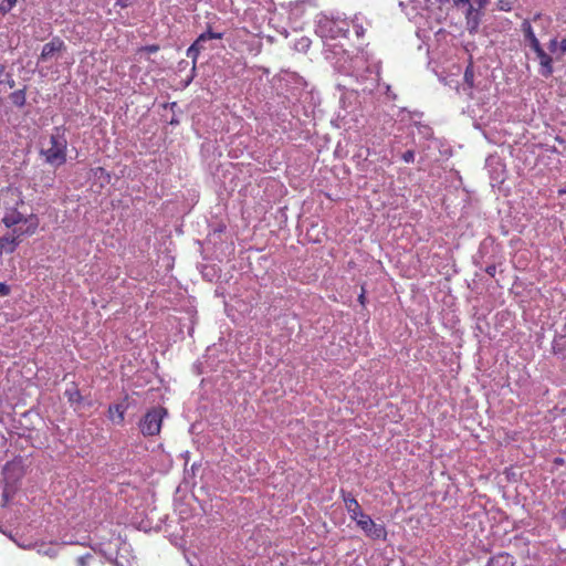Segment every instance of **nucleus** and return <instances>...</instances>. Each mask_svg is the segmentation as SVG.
<instances>
[{
	"label": "nucleus",
	"instance_id": "1",
	"mask_svg": "<svg viewBox=\"0 0 566 566\" xmlns=\"http://www.w3.org/2000/svg\"><path fill=\"white\" fill-rule=\"evenodd\" d=\"M64 126H55L50 135V145L42 148L40 154L44 157L45 163L52 166H62L66 163L67 139Z\"/></svg>",
	"mask_w": 566,
	"mask_h": 566
},
{
	"label": "nucleus",
	"instance_id": "2",
	"mask_svg": "<svg viewBox=\"0 0 566 566\" xmlns=\"http://www.w3.org/2000/svg\"><path fill=\"white\" fill-rule=\"evenodd\" d=\"M168 415L164 407L149 409L139 420L138 428L144 437H155L161 431L163 420Z\"/></svg>",
	"mask_w": 566,
	"mask_h": 566
},
{
	"label": "nucleus",
	"instance_id": "3",
	"mask_svg": "<svg viewBox=\"0 0 566 566\" xmlns=\"http://www.w3.org/2000/svg\"><path fill=\"white\" fill-rule=\"evenodd\" d=\"M222 38L223 33L213 32L211 31V27L208 25V30L201 33L187 50V56L192 60L193 67L196 66L200 52L206 50V46L201 45V42H207L209 40H221Z\"/></svg>",
	"mask_w": 566,
	"mask_h": 566
},
{
	"label": "nucleus",
	"instance_id": "4",
	"mask_svg": "<svg viewBox=\"0 0 566 566\" xmlns=\"http://www.w3.org/2000/svg\"><path fill=\"white\" fill-rule=\"evenodd\" d=\"M357 526L365 533L367 537L373 539L385 541L387 537V530L385 525L375 523L369 515L364 517V520H359Z\"/></svg>",
	"mask_w": 566,
	"mask_h": 566
},
{
	"label": "nucleus",
	"instance_id": "5",
	"mask_svg": "<svg viewBox=\"0 0 566 566\" xmlns=\"http://www.w3.org/2000/svg\"><path fill=\"white\" fill-rule=\"evenodd\" d=\"M340 497L349 517L355 521L356 524L359 520H364V517L368 516V514L364 513L360 504L350 492L340 490Z\"/></svg>",
	"mask_w": 566,
	"mask_h": 566
},
{
	"label": "nucleus",
	"instance_id": "6",
	"mask_svg": "<svg viewBox=\"0 0 566 566\" xmlns=\"http://www.w3.org/2000/svg\"><path fill=\"white\" fill-rule=\"evenodd\" d=\"M65 50L66 45L64 41L60 36H54L50 42L43 45L39 62H46Z\"/></svg>",
	"mask_w": 566,
	"mask_h": 566
},
{
	"label": "nucleus",
	"instance_id": "7",
	"mask_svg": "<svg viewBox=\"0 0 566 566\" xmlns=\"http://www.w3.org/2000/svg\"><path fill=\"white\" fill-rule=\"evenodd\" d=\"M39 218L38 216L35 214H30L25 218V222L23 224H25V228L23 229L22 227H12V232L10 233L11 237H18V240L21 241V238L23 235H32L36 232L38 228H39Z\"/></svg>",
	"mask_w": 566,
	"mask_h": 566
},
{
	"label": "nucleus",
	"instance_id": "8",
	"mask_svg": "<svg viewBox=\"0 0 566 566\" xmlns=\"http://www.w3.org/2000/svg\"><path fill=\"white\" fill-rule=\"evenodd\" d=\"M539 61V74L544 77H549L554 73L553 57L544 51L542 45L532 49Z\"/></svg>",
	"mask_w": 566,
	"mask_h": 566
},
{
	"label": "nucleus",
	"instance_id": "9",
	"mask_svg": "<svg viewBox=\"0 0 566 566\" xmlns=\"http://www.w3.org/2000/svg\"><path fill=\"white\" fill-rule=\"evenodd\" d=\"M521 30L523 32L525 41H527L531 49H534L541 45L539 40L537 39L534 29L532 27V22L525 19L521 24Z\"/></svg>",
	"mask_w": 566,
	"mask_h": 566
},
{
	"label": "nucleus",
	"instance_id": "10",
	"mask_svg": "<svg viewBox=\"0 0 566 566\" xmlns=\"http://www.w3.org/2000/svg\"><path fill=\"white\" fill-rule=\"evenodd\" d=\"M19 244H20V240H18V237H11L10 234L1 237L0 238V258L3 254L13 253Z\"/></svg>",
	"mask_w": 566,
	"mask_h": 566
},
{
	"label": "nucleus",
	"instance_id": "11",
	"mask_svg": "<svg viewBox=\"0 0 566 566\" xmlns=\"http://www.w3.org/2000/svg\"><path fill=\"white\" fill-rule=\"evenodd\" d=\"M486 566H515V560L507 553H499L489 559Z\"/></svg>",
	"mask_w": 566,
	"mask_h": 566
},
{
	"label": "nucleus",
	"instance_id": "12",
	"mask_svg": "<svg viewBox=\"0 0 566 566\" xmlns=\"http://www.w3.org/2000/svg\"><path fill=\"white\" fill-rule=\"evenodd\" d=\"M25 218L27 217H24L21 212H19L18 210L14 209V210L7 212L3 216L2 222L7 228H12V227L19 226L20 223H24Z\"/></svg>",
	"mask_w": 566,
	"mask_h": 566
},
{
	"label": "nucleus",
	"instance_id": "13",
	"mask_svg": "<svg viewBox=\"0 0 566 566\" xmlns=\"http://www.w3.org/2000/svg\"><path fill=\"white\" fill-rule=\"evenodd\" d=\"M125 411L126 408L120 403L111 405L108 407L109 419L118 424H122L125 419Z\"/></svg>",
	"mask_w": 566,
	"mask_h": 566
},
{
	"label": "nucleus",
	"instance_id": "14",
	"mask_svg": "<svg viewBox=\"0 0 566 566\" xmlns=\"http://www.w3.org/2000/svg\"><path fill=\"white\" fill-rule=\"evenodd\" d=\"M64 396L67 398V401L71 403H80L82 401V395L75 384H73L70 388L64 391Z\"/></svg>",
	"mask_w": 566,
	"mask_h": 566
},
{
	"label": "nucleus",
	"instance_id": "15",
	"mask_svg": "<svg viewBox=\"0 0 566 566\" xmlns=\"http://www.w3.org/2000/svg\"><path fill=\"white\" fill-rule=\"evenodd\" d=\"M11 97L15 105L22 106L25 103V94L23 90L12 93Z\"/></svg>",
	"mask_w": 566,
	"mask_h": 566
},
{
	"label": "nucleus",
	"instance_id": "16",
	"mask_svg": "<svg viewBox=\"0 0 566 566\" xmlns=\"http://www.w3.org/2000/svg\"><path fill=\"white\" fill-rule=\"evenodd\" d=\"M464 81L470 87H473L474 72L471 64L464 71Z\"/></svg>",
	"mask_w": 566,
	"mask_h": 566
},
{
	"label": "nucleus",
	"instance_id": "17",
	"mask_svg": "<svg viewBox=\"0 0 566 566\" xmlns=\"http://www.w3.org/2000/svg\"><path fill=\"white\" fill-rule=\"evenodd\" d=\"M17 3V0H2L0 4V11L2 13H8Z\"/></svg>",
	"mask_w": 566,
	"mask_h": 566
},
{
	"label": "nucleus",
	"instance_id": "18",
	"mask_svg": "<svg viewBox=\"0 0 566 566\" xmlns=\"http://www.w3.org/2000/svg\"><path fill=\"white\" fill-rule=\"evenodd\" d=\"M517 0H499V8L503 11H510Z\"/></svg>",
	"mask_w": 566,
	"mask_h": 566
},
{
	"label": "nucleus",
	"instance_id": "19",
	"mask_svg": "<svg viewBox=\"0 0 566 566\" xmlns=\"http://www.w3.org/2000/svg\"><path fill=\"white\" fill-rule=\"evenodd\" d=\"M401 158L407 164L413 163L415 161V151L409 149L402 154Z\"/></svg>",
	"mask_w": 566,
	"mask_h": 566
},
{
	"label": "nucleus",
	"instance_id": "20",
	"mask_svg": "<svg viewBox=\"0 0 566 566\" xmlns=\"http://www.w3.org/2000/svg\"><path fill=\"white\" fill-rule=\"evenodd\" d=\"M92 558H93V556L91 554L80 556L76 559V564H77V566H88V560Z\"/></svg>",
	"mask_w": 566,
	"mask_h": 566
},
{
	"label": "nucleus",
	"instance_id": "21",
	"mask_svg": "<svg viewBox=\"0 0 566 566\" xmlns=\"http://www.w3.org/2000/svg\"><path fill=\"white\" fill-rule=\"evenodd\" d=\"M566 53V38L558 41V55L557 59L562 57Z\"/></svg>",
	"mask_w": 566,
	"mask_h": 566
},
{
	"label": "nucleus",
	"instance_id": "22",
	"mask_svg": "<svg viewBox=\"0 0 566 566\" xmlns=\"http://www.w3.org/2000/svg\"><path fill=\"white\" fill-rule=\"evenodd\" d=\"M39 553L46 555L51 558L55 557L57 555V552L53 547H48L46 549H39Z\"/></svg>",
	"mask_w": 566,
	"mask_h": 566
},
{
	"label": "nucleus",
	"instance_id": "23",
	"mask_svg": "<svg viewBox=\"0 0 566 566\" xmlns=\"http://www.w3.org/2000/svg\"><path fill=\"white\" fill-rule=\"evenodd\" d=\"M548 50L551 53H557L558 52V40L556 38L552 39L548 43Z\"/></svg>",
	"mask_w": 566,
	"mask_h": 566
},
{
	"label": "nucleus",
	"instance_id": "24",
	"mask_svg": "<svg viewBox=\"0 0 566 566\" xmlns=\"http://www.w3.org/2000/svg\"><path fill=\"white\" fill-rule=\"evenodd\" d=\"M10 292H11L10 286L4 282H0V295L8 296L10 294Z\"/></svg>",
	"mask_w": 566,
	"mask_h": 566
},
{
	"label": "nucleus",
	"instance_id": "25",
	"mask_svg": "<svg viewBox=\"0 0 566 566\" xmlns=\"http://www.w3.org/2000/svg\"><path fill=\"white\" fill-rule=\"evenodd\" d=\"M158 50H159V45H157V44L146 45L140 49V51H144L147 53H156Z\"/></svg>",
	"mask_w": 566,
	"mask_h": 566
},
{
	"label": "nucleus",
	"instance_id": "26",
	"mask_svg": "<svg viewBox=\"0 0 566 566\" xmlns=\"http://www.w3.org/2000/svg\"><path fill=\"white\" fill-rule=\"evenodd\" d=\"M134 0H116V4L120 8H127Z\"/></svg>",
	"mask_w": 566,
	"mask_h": 566
},
{
	"label": "nucleus",
	"instance_id": "27",
	"mask_svg": "<svg viewBox=\"0 0 566 566\" xmlns=\"http://www.w3.org/2000/svg\"><path fill=\"white\" fill-rule=\"evenodd\" d=\"M365 294H366V291H365V289H364V287H361V292H360V294L358 295V302H359L363 306H364V305H365V303H366V296H365Z\"/></svg>",
	"mask_w": 566,
	"mask_h": 566
},
{
	"label": "nucleus",
	"instance_id": "28",
	"mask_svg": "<svg viewBox=\"0 0 566 566\" xmlns=\"http://www.w3.org/2000/svg\"><path fill=\"white\" fill-rule=\"evenodd\" d=\"M354 28H355V32H356L357 36H363L364 35V29L361 27H358L357 24H354Z\"/></svg>",
	"mask_w": 566,
	"mask_h": 566
},
{
	"label": "nucleus",
	"instance_id": "29",
	"mask_svg": "<svg viewBox=\"0 0 566 566\" xmlns=\"http://www.w3.org/2000/svg\"><path fill=\"white\" fill-rule=\"evenodd\" d=\"M560 518L563 520V523L566 525V504L565 507L559 513Z\"/></svg>",
	"mask_w": 566,
	"mask_h": 566
},
{
	"label": "nucleus",
	"instance_id": "30",
	"mask_svg": "<svg viewBox=\"0 0 566 566\" xmlns=\"http://www.w3.org/2000/svg\"><path fill=\"white\" fill-rule=\"evenodd\" d=\"M455 6L469 4V0H452Z\"/></svg>",
	"mask_w": 566,
	"mask_h": 566
},
{
	"label": "nucleus",
	"instance_id": "31",
	"mask_svg": "<svg viewBox=\"0 0 566 566\" xmlns=\"http://www.w3.org/2000/svg\"><path fill=\"white\" fill-rule=\"evenodd\" d=\"M532 21L534 23H539L542 21V15L539 13L535 14Z\"/></svg>",
	"mask_w": 566,
	"mask_h": 566
},
{
	"label": "nucleus",
	"instance_id": "32",
	"mask_svg": "<svg viewBox=\"0 0 566 566\" xmlns=\"http://www.w3.org/2000/svg\"><path fill=\"white\" fill-rule=\"evenodd\" d=\"M6 70V66L3 64H0V74H2Z\"/></svg>",
	"mask_w": 566,
	"mask_h": 566
},
{
	"label": "nucleus",
	"instance_id": "33",
	"mask_svg": "<svg viewBox=\"0 0 566 566\" xmlns=\"http://www.w3.org/2000/svg\"><path fill=\"white\" fill-rule=\"evenodd\" d=\"M566 193V189H559L558 190V195L562 196V195H565Z\"/></svg>",
	"mask_w": 566,
	"mask_h": 566
},
{
	"label": "nucleus",
	"instance_id": "34",
	"mask_svg": "<svg viewBox=\"0 0 566 566\" xmlns=\"http://www.w3.org/2000/svg\"><path fill=\"white\" fill-rule=\"evenodd\" d=\"M437 1H438L439 3H441V4H444V3L449 2V0H437Z\"/></svg>",
	"mask_w": 566,
	"mask_h": 566
},
{
	"label": "nucleus",
	"instance_id": "35",
	"mask_svg": "<svg viewBox=\"0 0 566 566\" xmlns=\"http://www.w3.org/2000/svg\"><path fill=\"white\" fill-rule=\"evenodd\" d=\"M9 86L13 87L14 86V81L9 82Z\"/></svg>",
	"mask_w": 566,
	"mask_h": 566
}]
</instances>
